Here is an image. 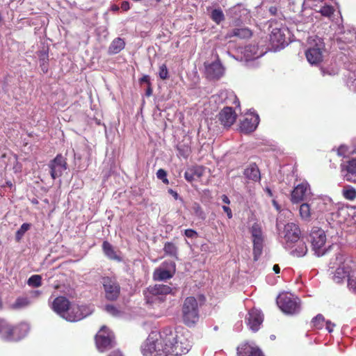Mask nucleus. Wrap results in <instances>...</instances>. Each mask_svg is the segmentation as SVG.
<instances>
[{"label":"nucleus","mask_w":356,"mask_h":356,"mask_svg":"<svg viewBox=\"0 0 356 356\" xmlns=\"http://www.w3.org/2000/svg\"><path fill=\"white\" fill-rule=\"evenodd\" d=\"M321 72H322L323 75H325V74L334 75L337 73V72L334 70H328L321 69Z\"/></svg>","instance_id":"50"},{"label":"nucleus","mask_w":356,"mask_h":356,"mask_svg":"<svg viewBox=\"0 0 356 356\" xmlns=\"http://www.w3.org/2000/svg\"><path fill=\"white\" fill-rule=\"evenodd\" d=\"M89 314V309L86 305H70L67 314L64 319L70 322H76L81 321Z\"/></svg>","instance_id":"11"},{"label":"nucleus","mask_w":356,"mask_h":356,"mask_svg":"<svg viewBox=\"0 0 356 356\" xmlns=\"http://www.w3.org/2000/svg\"><path fill=\"white\" fill-rule=\"evenodd\" d=\"M152 90L151 89L150 87H149L147 90H146V95L147 96H150L152 95Z\"/></svg>","instance_id":"60"},{"label":"nucleus","mask_w":356,"mask_h":356,"mask_svg":"<svg viewBox=\"0 0 356 356\" xmlns=\"http://www.w3.org/2000/svg\"><path fill=\"white\" fill-rule=\"evenodd\" d=\"M273 202V205L278 210L279 209V206H278L277 203L275 200Z\"/></svg>","instance_id":"63"},{"label":"nucleus","mask_w":356,"mask_h":356,"mask_svg":"<svg viewBox=\"0 0 356 356\" xmlns=\"http://www.w3.org/2000/svg\"><path fill=\"white\" fill-rule=\"evenodd\" d=\"M222 208L223 211L227 213V218L229 219H231L233 216L232 211L231 209L229 207L225 206V205L222 206Z\"/></svg>","instance_id":"49"},{"label":"nucleus","mask_w":356,"mask_h":356,"mask_svg":"<svg viewBox=\"0 0 356 356\" xmlns=\"http://www.w3.org/2000/svg\"><path fill=\"white\" fill-rule=\"evenodd\" d=\"M33 203L34 204H37L38 203V200H34L32 201Z\"/></svg>","instance_id":"64"},{"label":"nucleus","mask_w":356,"mask_h":356,"mask_svg":"<svg viewBox=\"0 0 356 356\" xmlns=\"http://www.w3.org/2000/svg\"><path fill=\"white\" fill-rule=\"evenodd\" d=\"M273 269L274 272H275V273H277H277H280V266H279V265H277V264H275V265L273 266Z\"/></svg>","instance_id":"58"},{"label":"nucleus","mask_w":356,"mask_h":356,"mask_svg":"<svg viewBox=\"0 0 356 356\" xmlns=\"http://www.w3.org/2000/svg\"><path fill=\"white\" fill-rule=\"evenodd\" d=\"M243 53L247 60L258 58L264 54L263 50H260L258 45L254 44L247 45Z\"/></svg>","instance_id":"24"},{"label":"nucleus","mask_w":356,"mask_h":356,"mask_svg":"<svg viewBox=\"0 0 356 356\" xmlns=\"http://www.w3.org/2000/svg\"><path fill=\"white\" fill-rule=\"evenodd\" d=\"M341 166L344 179L348 181L356 183V159L343 163Z\"/></svg>","instance_id":"16"},{"label":"nucleus","mask_w":356,"mask_h":356,"mask_svg":"<svg viewBox=\"0 0 356 356\" xmlns=\"http://www.w3.org/2000/svg\"><path fill=\"white\" fill-rule=\"evenodd\" d=\"M159 75V77L163 80H165L168 77V70L167 66L165 64H163L160 66Z\"/></svg>","instance_id":"43"},{"label":"nucleus","mask_w":356,"mask_h":356,"mask_svg":"<svg viewBox=\"0 0 356 356\" xmlns=\"http://www.w3.org/2000/svg\"><path fill=\"white\" fill-rule=\"evenodd\" d=\"M252 35V31L248 28H236L229 31L227 37H238L241 39L249 38Z\"/></svg>","instance_id":"25"},{"label":"nucleus","mask_w":356,"mask_h":356,"mask_svg":"<svg viewBox=\"0 0 356 356\" xmlns=\"http://www.w3.org/2000/svg\"><path fill=\"white\" fill-rule=\"evenodd\" d=\"M204 67L206 74L210 79H219L224 74V68L218 60L211 63H205Z\"/></svg>","instance_id":"19"},{"label":"nucleus","mask_w":356,"mask_h":356,"mask_svg":"<svg viewBox=\"0 0 356 356\" xmlns=\"http://www.w3.org/2000/svg\"><path fill=\"white\" fill-rule=\"evenodd\" d=\"M297 247L292 250L291 254L296 257H303L307 252V248L305 243L303 241H299Z\"/></svg>","instance_id":"31"},{"label":"nucleus","mask_w":356,"mask_h":356,"mask_svg":"<svg viewBox=\"0 0 356 356\" xmlns=\"http://www.w3.org/2000/svg\"><path fill=\"white\" fill-rule=\"evenodd\" d=\"M300 215L302 219L309 221L311 218V209L307 203H303L300 207Z\"/></svg>","instance_id":"33"},{"label":"nucleus","mask_w":356,"mask_h":356,"mask_svg":"<svg viewBox=\"0 0 356 356\" xmlns=\"http://www.w3.org/2000/svg\"><path fill=\"white\" fill-rule=\"evenodd\" d=\"M259 122L257 114L250 113L241 123V129L243 132L250 133L254 131Z\"/></svg>","instance_id":"20"},{"label":"nucleus","mask_w":356,"mask_h":356,"mask_svg":"<svg viewBox=\"0 0 356 356\" xmlns=\"http://www.w3.org/2000/svg\"><path fill=\"white\" fill-rule=\"evenodd\" d=\"M42 294L40 290H31L29 292V298L30 300L39 298Z\"/></svg>","instance_id":"45"},{"label":"nucleus","mask_w":356,"mask_h":356,"mask_svg":"<svg viewBox=\"0 0 356 356\" xmlns=\"http://www.w3.org/2000/svg\"><path fill=\"white\" fill-rule=\"evenodd\" d=\"M237 350L238 356H264L260 349L249 343L243 344Z\"/></svg>","instance_id":"22"},{"label":"nucleus","mask_w":356,"mask_h":356,"mask_svg":"<svg viewBox=\"0 0 356 356\" xmlns=\"http://www.w3.org/2000/svg\"><path fill=\"white\" fill-rule=\"evenodd\" d=\"M281 234L286 243L289 245L298 241L300 236V230L296 224L289 222L284 225Z\"/></svg>","instance_id":"12"},{"label":"nucleus","mask_w":356,"mask_h":356,"mask_svg":"<svg viewBox=\"0 0 356 356\" xmlns=\"http://www.w3.org/2000/svg\"><path fill=\"white\" fill-rule=\"evenodd\" d=\"M221 200H222V202L225 203V204H230V200H229V197L226 195H222L221 196Z\"/></svg>","instance_id":"55"},{"label":"nucleus","mask_w":356,"mask_h":356,"mask_svg":"<svg viewBox=\"0 0 356 356\" xmlns=\"http://www.w3.org/2000/svg\"><path fill=\"white\" fill-rule=\"evenodd\" d=\"M95 343L100 352L111 349L115 344L113 333L106 326H103L96 334Z\"/></svg>","instance_id":"6"},{"label":"nucleus","mask_w":356,"mask_h":356,"mask_svg":"<svg viewBox=\"0 0 356 356\" xmlns=\"http://www.w3.org/2000/svg\"><path fill=\"white\" fill-rule=\"evenodd\" d=\"M330 268H336L333 280L341 283L347 280L348 287L356 293V264L350 258H345L341 252L332 257L330 262Z\"/></svg>","instance_id":"2"},{"label":"nucleus","mask_w":356,"mask_h":356,"mask_svg":"<svg viewBox=\"0 0 356 356\" xmlns=\"http://www.w3.org/2000/svg\"><path fill=\"white\" fill-rule=\"evenodd\" d=\"M201 176V172H198L196 169H188L184 173L185 179L188 181H193L195 177L199 178Z\"/></svg>","instance_id":"37"},{"label":"nucleus","mask_w":356,"mask_h":356,"mask_svg":"<svg viewBox=\"0 0 356 356\" xmlns=\"http://www.w3.org/2000/svg\"><path fill=\"white\" fill-rule=\"evenodd\" d=\"M105 310L113 316H120L122 314V312L112 305H106Z\"/></svg>","instance_id":"40"},{"label":"nucleus","mask_w":356,"mask_h":356,"mask_svg":"<svg viewBox=\"0 0 356 356\" xmlns=\"http://www.w3.org/2000/svg\"><path fill=\"white\" fill-rule=\"evenodd\" d=\"M211 17L218 24L225 19V15L221 9H214L211 12Z\"/></svg>","instance_id":"36"},{"label":"nucleus","mask_w":356,"mask_h":356,"mask_svg":"<svg viewBox=\"0 0 356 356\" xmlns=\"http://www.w3.org/2000/svg\"><path fill=\"white\" fill-rule=\"evenodd\" d=\"M177 149L179 150V152L181 156H183L185 158L188 157L189 154L188 147H186V148L181 149L180 146H178Z\"/></svg>","instance_id":"48"},{"label":"nucleus","mask_w":356,"mask_h":356,"mask_svg":"<svg viewBox=\"0 0 356 356\" xmlns=\"http://www.w3.org/2000/svg\"><path fill=\"white\" fill-rule=\"evenodd\" d=\"M319 12L323 16L330 17L334 13V8L330 6H325L321 8Z\"/></svg>","instance_id":"42"},{"label":"nucleus","mask_w":356,"mask_h":356,"mask_svg":"<svg viewBox=\"0 0 356 356\" xmlns=\"http://www.w3.org/2000/svg\"><path fill=\"white\" fill-rule=\"evenodd\" d=\"M250 233L253 238V251L254 260H257L261 255L263 249V233L261 227L255 222L250 228Z\"/></svg>","instance_id":"8"},{"label":"nucleus","mask_w":356,"mask_h":356,"mask_svg":"<svg viewBox=\"0 0 356 356\" xmlns=\"http://www.w3.org/2000/svg\"><path fill=\"white\" fill-rule=\"evenodd\" d=\"M27 284L31 287L38 288L42 286V277L40 275H31L27 280Z\"/></svg>","instance_id":"35"},{"label":"nucleus","mask_w":356,"mask_h":356,"mask_svg":"<svg viewBox=\"0 0 356 356\" xmlns=\"http://www.w3.org/2000/svg\"><path fill=\"white\" fill-rule=\"evenodd\" d=\"M310 42V46L305 52L308 62L312 65H316L323 60V52L325 50L323 40L316 37Z\"/></svg>","instance_id":"7"},{"label":"nucleus","mask_w":356,"mask_h":356,"mask_svg":"<svg viewBox=\"0 0 356 356\" xmlns=\"http://www.w3.org/2000/svg\"><path fill=\"white\" fill-rule=\"evenodd\" d=\"M153 277L154 280L163 281L171 278L172 274L165 268H158L154 270Z\"/></svg>","instance_id":"28"},{"label":"nucleus","mask_w":356,"mask_h":356,"mask_svg":"<svg viewBox=\"0 0 356 356\" xmlns=\"http://www.w3.org/2000/svg\"><path fill=\"white\" fill-rule=\"evenodd\" d=\"M50 174L52 179H55L62 175L63 172L67 169V163L65 158L58 154L49 164Z\"/></svg>","instance_id":"14"},{"label":"nucleus","mask_w":356,"mask_h":356,"mask_svg":"<svg viewBox=\"0 0 356 356\" xmlns=\"http://www.w3.org/2000/svg\"><path fill=\"white\" fill-rule=\"evenodd\" d=\"M30 330V326L26 323H20L15 326L11 325L9 341H18L25 337Z\"/></svg>","instance_id":"18"},{"label":"nucleus","mask_w":356,"mask_h":356,"mask_svg":"<svg viewBox=\"0 0 356 356\" xmlns=\"http://www.w3.org/2000/svg\"><path fill=\"white\" fill-rule=\"evenodd\" d=\"M163 250L165 254L172 257H177V248L172 243H166L164 245Z\"/></svg>","instance_id":"38"},{"label":"nucleus","mask_w":356,"mask_h":356,"mask_svg":"<svg viewBox=\"0 0 356 356\" xmlns=\"http://www.w3.org/2000/svg\"><path fill=\"white\" fill-rule=\"evenodd\" d=\"M31 304V300L28 297H19L13 304L12 307L16 309H22L29 306Z\"/></svg>","instance_id":"32"},{"label":"nucleus","mask_w":356,"mask_h":356,"mask_svg":"<svg viewBox=\"0 0 356 356\" xmlns=\"http://www.w3.org/2000/svg\"><path fill=\"white\" fill-rule=\"evenodd\" d=\"M324 321V317L321 314H318L316 316H315L312 321V323L313 324V326L319 329L322 327L323 322Z\"/></svg>","instance_id":"41"},{"label":"nucleus","mask_w":356,"mask_h":356,"mask_svg":"<svg viewBox=\"0 0 356 356\" xmlns=\"http://www.w3.org/2000/svg\"><path fill=\"white\" fill-rule=\"evenodd\" d=\"M168 193L171 194L175 200H178L179 198L178 193L172 189H169Z\"/></svg>","instance_id":"56"},{"label":"nucleus","mask_w":356,"mask_h":356,"mask_svg":"<svg viewBox=\"0 0 356 356\" xmlns=\"http://www.w3.org/2000/svg\"><path fill=\"white\" fill-rule=\"evenodd\" d=\"M108 356H123V355L120 350H117L111 353Z\"/></svg>","instance_id":"57"},{"label":"nucleus","mask_w":356,"mask_h":356,"mask_svg":"<svg viewBox=\"0 0 356 356\" xmlns=\"http://www.w3.org/2000/svg\"><path fill=\"white\" fill-rule=\"evenodd\" d=\"M70 306V302L67 298L59 296L54 299L51 307L57 314L64 318L65 315L67 314Z\"/></svg>","instance_id":"15"},{"label":"nucleus","mask_w":356,"mask_h":356,"mask_svg":"<svg viewBox=\"0 0 356 356\" xmlns=\"http://www.w3.org/2000/svg\"><path fill=\"white\" fill-rule=\"evenodd\" d=\"M341 193L343 197L348 200L353 201L356 198V189L351 186H343Z\"/></svg>","instance_id":"30"},{"label":"nucleus","mask_w":356,"mask_h":356,"mask_svg":"<svg viewBox=\"0 0 356 356\" xmlns=\"http://www.w3.org/2000/svg\"><path fill=\"white\" fill-rule=\"evenodd\" d=\"M266 191L270 196H272V191L270 188H267Z\"/></svg>","instance_id":"62"},{"label":"nucleus","mask_w":356,"mask_h":356,"mask_svg":"<svg viewBox=\"0 0 356 356\" xmlns=\"http://www.w3.org/2000/svg\"><path fill=\"white\" fill-rule=\"evenodd\" d=\"M156 177L158 179H161L164 184H168V179H167V173L163 169H159L156 172Z\"/></svg>","instance_id":"44"},{"label":"nucleus","mask_w":356,"mask_h":356,"mask_svg":"<svg viewBox=\"0 0 356 356\" xmlns=\"http://www.w3.org/2000/svg\"><path fill=\"white\" fill-rule=\"evenodd\" d=\"M97 33L99 34L100 32L102 33L103 37L106 38L108 35V31L105 27H99L97 30Z\"/></svg>","instance_id":"52"},{"label":"nucleus","mask_w":356,"mask_h":356,"mask_svg":"<svg viewBox=\"0 0 356 356\" xmlns=\"http://www.w3.org/2000/svg\"><path fill=\"white\" fill-rule=\"evenodd\" d=\"M326 235L322 229L314 227L310 233V241L312 249L316 256L321 257L325 254L327 249L325 247Z\"/></svg>","instance_id":"5"},{"label":"nucleus","mask_w":356,"mask_h":356,"mask_svg":"<svg viewBox=\"0 0 356 356\" xmlns=\"http://www.w3.org/2000/svg\"><path fill=\"white\" fill-rule=\"evenodd\" d=\"M102 283L106 299L109 300H116L120 295V286L115 278L104 277Z\"/></svg>","instance_id":"9"},{"label":"nucleus","mask_w":356,"mask_h":356,"mask_svg":"<svg viewBox=\"0 0 356 356\" xmlns=\"http://www.w3.org/2000/svg\"><path fill=\"white\" fill-rule=\"evenodd\" d=\"M44 58L40 59V61L42 62V70L43 71V72H46L47 71V68L45 66V63H46L45 59L47 58V55L44 54Z\"/></svg>","instance_id":"51"},{"label":"nucleus","mask_w":356,"mask_h":356,"mask_svg":"<svg viewBox=\"0 0 356 356\" xmlns=\"http://www.w3.org/2000/svg\"><path fill=\"white\" fill-rule=\"evenodd\" d=\"M309 194L310 188L309 184L307 183H301L293 190L291 200L293 203H298L304 200Z\"/></svg>","instance_id":"17"},{"label":"nucleus","mask_w":356,"mask_h":356,"mask_svg":"<svg viewBox=\"0 0 356 356\" xmlns=\"http://www.w3.org/2000/svg\"><path fill=\"white\" fill-rule=\"evenodd\" d=\"M102 248L105 255L110 259L115 261H121V258L118 256L113 245L107 241H104L102 244Z\"/></svg>","instance_id":"26"},{"label":"nucleus","mask_w":356,"mask_h":356,"mask_svg":"<svg viewBox=\"0 0 356 356\" xmlns=\"http://www.w3.org/2000/svg\"><path fill=\"white\" fill-rule=\"evenodd\" d=\"M31 225L30 223H23L19 229L16 232L15 240L17 242H19L24 234L31 228Z\"/></svg>","instance_id":"34"},{"label":"nucleus","mask_w":356,"mask_h":356,"mask_svg":"<svg viewBox=\"0 0 356 356\" xmlns=\"http://www.w3.org/2000/svg\"><path fill=\"white\" fill-rule=\"evenodd\" d=\"M149 76H147V75L143 76L140 79V81H142V82L149 83Z\"/></svg>","instance_id":"59"},{"label":"nucleus","mask_w":356,"mask_h":356,"mask_svg":"<svg viewBox=\"0 0 356 356\" xmlns=\"http://www.w3.org/2000/svg\"><path fill=\"white\" fill-rule=\"evenodd\" d=\"M189 333L183 327L175 330L167 327L159 333L152 332L142 346L144 356L181 355L191 347Z\"/></svg>","instance_id":"1"},{"label":"nucleus","mask_w":356,"mask_h":356,"mask_svg":"<svg viewBox=\"0 0 356 356\" xmlns=\"http://www.w3.org/2000/svg\"><path fill=\"white\" fill-rule=\"evenodd\" d=\"M348 153H349L348 148L345 145H341L337 149V154L339 156H342L345 157L346 156Z\"/></svg>","instance_id":"46"},{"label":"nucleus","mask_w":356,"mask_h":356,"mask_svg":"<svg viewBox=\"0 0 356 356\" xmlns=\"http://www.w3.org/2000/svg\"><path fill=\"white\" fill-rule=\"evenodd\" d=\"M184 233L188 238H194L197 236V232L191 229H186Z\"/></svg>","instance_id":"47"},{"label":"nucleus","mask_w":356,"mask_h":356,"mask_svg":"<svg viewBox=\"0 0 356 356\" xmlns=\"http://www.w3.org/2000/svg\"><path fill=\"white\" fill-rule=\"evenodd\" d=\"M181 313L184 323L189 327L193 326L199 321L198 303L194 297L190 296L185 299Z\"/></svg>","instance_id":"3"},{"label":"nucleus","mask_w":356,"mask_h":356,"mask_svg":"<svg viewBox=\"0 0 356 356\" xmlns=\"http://www.w3.org/2000/svg\"><path fill=\"white\" fill-rule=\"evenodd\" d=\"M111 10L113 11H117L119 10V7L117 5H113L111 6Z\"/></svg>","instance_id":"61"},{"label":"nucleus","mask_w":356,"mask_h":356,"mask_svg":"<svg viewBox=\"0 0 356 356\" xmlns=\"http://www.w3.org/2000/svg\"><path fill=\"white\" fill-rule=\"evenodd\" d=\"M124 41L120 38H117L111 44L109 52L114 54H118L124 48Z\"/></svg>","instance_id":"29"},{"label":"nucleus","mask_w":356,"mask_h":356,"mask_svg":"<svg viewBox=\"0 0 356 356\" xmlns=\"http://www.w3.org/2000/svg\"><path fill=\"white\" fill-rule=\"evenodd\" d=\"M270 40L272 42L277 41L278 43L283 44L284 40L282 38V34L280 29H274L270 35Z\"/></svg>","instance_id":"39"},{"label":"nucleus","mask_w":356,"mask_h":356,"mask_svg":"<svg viewBox=\"0 0 356 356\" xmlns=\"http://www.w3.org/2000/svg\"><path fill=\"white\" fill-rule=\"evenodd\" d=\"M277 303L280 309L286 314H296L300 312V300L291 293H282L277 298Z\"/></svg>","instance_id":"4"},{"label":"nucleus","mask_w":356,"mask_h":356,"mask_svg":"<svg viewBox=\"0 0 356 356\" xmlns=\"http://www.w3.org/2000/svg\"><path fill=\"white\" fill-rule=\"evenodd\" d=\"M236 119V114L231 107L224 108L219 113V120L225 127H229Z\"/></svg>","instance_id":"21"},{"label":"nucleus","mask_w":356,"mask_h":356,"mask_svg":"<svg viewBox=\"0 0 356 356\" xmlns=\"http://www.w3.org/2000/svg\"><path fill=\"white\" fill-rule=\"evenodd\" d=\"M334 326L335 325L330 321H327L326 323V329L329 332H332L333 331V328Z\"/></svg>","instance_id":"54"},{"label":"nucleus","mask_w":356,"mask_h":356,"mask_svg":"<svg viewBox=\"0 0 356 356\" xmlns=\"http://www.w3.org/2000/svg\"><path fill=\"white\" fill-rule=\"evenodd\" d=\"M244 175L250 181L257 182L261 180V174L259 168L255 163H251L244 170Z\"/></svg>","instance_id":"23"},{"label":"nucleus","mask_w":356,"mask_h":356,"mask_svg":"<svg viewBox=\"0 0 356 356\" xmlns=\"http://www.w3.org/2000/svg\"><path fill=\"white\" fill-rule=\"evenodd\" d=\"M121 8L124 11L128 10L130 8L129 3L126 1H123L121 4Z\"/></svg>","instance_id":"53"},{"label":"nucleus","mask_w":356,"mask_h":356,"mask_svg":"<svg viewBox=\"0 0 356 356\" xmlns=\"http://www.w3.org/2000/svg\"><path fill=\"white\" fill-rule=\"evenodd\" d=\"M174 290L175 289L172 288L170 286L158 284L149 288V293L151 295L152 302L156 300L163 301L164 297L166 295L174 293Z\"/></svg>","instance_id":"13"},{"label":"nucleus","mask_w":356,"mask_h":356,"mask_svg":"<svg viewBox=\"0 0 356 356\" xmlns=\"http://www.w3.org/2000/svg\"><path fill=\"white\" fill-rule=\"evenodd\" d=\"M10 332L11 325L5 320L0 319V338L5 341H9Z\"/></svg>","instance_id":"27"},{"label":"nucleus","mask_w":356,"mask_h":356,"mask_svg":"<svg viewBox=\"0 0 356 356\" xmlns=\"http://www.w3.org/2000/svg\"><path fill=\"white\" fill-rule=\"evenodd\" d=\"M245 321L252 332H257L264 321V316L260 310L252 308L248 312Z\"/></svg>","instance_id":"10"}]
</instances>
